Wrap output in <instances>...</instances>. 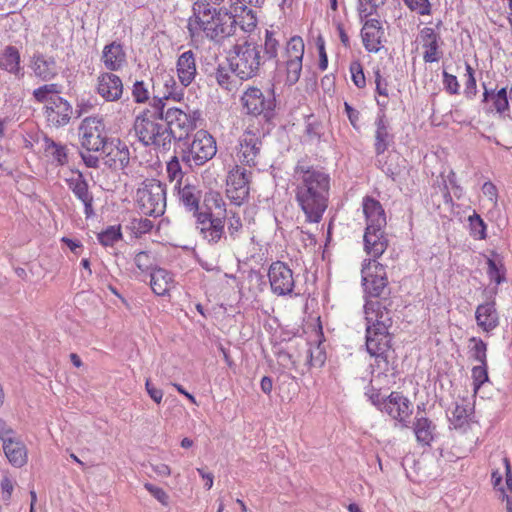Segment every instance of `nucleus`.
Listing matches in <instances>:
<instances>
[{"label": "nucleus", "mask_w": 512, "mask_h": 512, "mask_svg": "<svg viewBox=\"0 0 512 512\" xmlns=\"http://www.w3.org/2000/svg\"><path fill=\"white\" fill-rule=\"evenodd\" d=\"M295 201L308 223H319L328 208L331 177L323 168L298 161L293 169Z\"/></svg>", "instance_id": "f257e3e1"}, {"label": "nucleus", "mask_w": 512, "mask_h": 512, "mask_svg": "<svg viewBox=\"0 0 512 512\" xmlns=\"http://www.w3.org/2000/svg\"><path fill=\"white\" fill-rule=\"evenodd\" d=\"M366 320L365 346L374 361L370 363L374 378L386 376L389 371V354L392 348V312L387 302H366L364 304Z\"/></svg>", "instance_id": "f03ea898"}, {"label": "nucleus", "mask_w": 512, "mask_h": 512, "mask_svg": "<svg viewBox=\"0 0 512 512\" xmlns=\"http://www.w3.org/2000/svg\"><path fill=\"white\" fill-rule=\"evenodd\" d=\"M282 39L279 32L266 30L263 44L245 41L234 45L228 57L232 73L241 80H248L258 76L266 62L274 61L278 64Z\"/></svg>", "instance_id": "7ed1b4c3"}, {"label": "nucleus", "mask_w": 512, "mask_h": 512, "mask_svg": "<svg viewBox=\"0 0 512 512\" xmlns=\"http://www.w3.org/2000/svg\"><path fill=\"white\" fill-rule=\"evenodd\" d=\"M192 12L187 23L191 38L198 37L203 32L208 39L222 43L236 32V18L226 8H217L205 0H200L193 4Z\"/></svg>", "instance_id": "20e7f679"}, {"label": "nucleus", "mask_w": 512, "mask_h": 512, "mask_svg": "<svg viewBox=\"0 0 512 512\" xmlns=\"http://www.w3.org/2000/svg\"><path fill=\"white\" fill-rule=\"evenodd\" d=\"M163 104L160 100L150 103L134 120L133 129L138 140L156 152H167L171 148L170 134L162 118Z\"/></svg>", "instance_id": "39448f33"}, {"label": "nucleus", "mask_w": 512, "mask_h": 512, "mask_svg": "<svg viewBox=\"0 0 512 512\" xmlns=\"http://www.w3.org/2000/svg\"><path fill=\"white\" fill-rule=\"evenodd\" d=\"M361 280L366 297L378 298V300H366V302H387L389 308L392 301L389 299L390 289L386 268L376 260H364L361 269Z\"/></svg>", "instance_id": "423d86ee"}, {"label": "nucleus", "mask_w": 512, "mask_h": 512, "mask_svg": "<svg viewBox=\"0 0 512 512\" xmlns=\"http://www.w3.org/2000/svg\"><path fill=\"white\" fill-rule=\"evenodd\" d=\"M265 133L255 127H247L240 135L234 150V160L238 165L250 168L259 165L262 159Z\"/></svg>", "instance_id": "0eeeda50"}, {"label": "nucleus", "mask_w": 512, "mask_h": 512, "mask_svg": "<svg viewBox=\"0 0 512 512\" xmlns=\"http://www.w3.org/2000/svg\"><path fill=\"white\" fill-rule=\"evenodd\" d=\"M241 103L246 114L260 116L265 122H270L275 117L274 88L261 90L258 87L249 86L241 96Z\"/></svg>", "instance_id": "6e6552de"}, {"label": "nucleus", "mask_w": 512, "mask_h": 512, "mask_svg": "<svg viewBox=\"0 0 512 512\" xmlns=\"http://www.w3.org/2000/svg\"><path fill=\"white\" fill-rule=\"evenodd\" d=\"M136 202L144 215H163L166 208L165 185L156 179H146L136 191Z\"/></svg>", "instance_id": "1a4fd4ad"}, {"label": "nucleus", "mask_w": 512, "mask_h": 512, "mask_svg": "<svg viewBox=\"0 0 512 512\" xmlns=\"http://www.w3.org/2000/svg\"><path fill=\"white\" fill-rule=\"evenodd\" d=\"M217 152L216 141L204 130L195 133L193 141L182 150L181 160L189 167L202 166Z\"/></svg>", "instance_id": "9d476101"}, {"label": "nucleus", "mask_w": 512, "mask_h": 512, "mask_svg": "<svg viewBox=\"0 0 512 512\" xmlns=\"http://www.w3.org/2000/svg\"><path fill=\"white\" fill-rule=\"evenodd\" d=\"M162 118L171 141H183L196 127V120L191 113L179 107H169L168 104H163Z\"/></svg>", "instance_id": "9b49d317"}, {"label": "nucleus", "mask_w": 512, "mask_h": 512, "mask_svg": "<svg viewBox=\"0 0 512 512\" xmlns=\"http://www.w3.org/2000/svg\"><path fill=\"white\" fill-rule=\"evenodd\" d=\"M79 139L86 151L102 152L108 144L102 120L97 117L85 118L79 127Z\"/></svg>", "instance_id": "f8f14e48"}, {"label": "nucleus", "mask_w": 512, "mask_h": 512, "mask_svg": "<svg viewBox=\"0 0 512 512\" xmlns=\"http://www.w3.org/2000/svg\"><path fill=\"white\" fill-rule=\"evenodd\" d=\"M251 171L236 164L227 176L226 194L231 202L240 206L249 196Z\"/></svg>", "instance_id": "ddd939ff"}, {"label": "nucleus", "mask_w": 512, "mask_h": 512, "mask_svg": "<svg viewBox=\"0 0 512 512\" xmlns=\"http://www.w3.org/2000/svg\"><path fill=\"white\" fill-rule=\"evenodd\" d=\"M270 288L277 296H291L295 288L294 273L291 268L282 261L273 262L267 273Z\"/></svg>", "instance_id": "4468645a"}, {"label": "nucleus", "mask_w": 512, "mask_h": 512, "mask_svg": "<svg viewBox=\"0 0 512 512\" xmlns=\"http://www.w3.org/2000/svg\"><path fill=\"white\" fill-rule=\"evenodd\" d=\"M396 421V426L400 428L409 427V418L413 412V406L410 400L402 393L393 391L386 397L383 411Z\"/></svg>", "instance_id": "2eb2a0df"}, {"label": "nucleus", "mask_w": 512, "mask_h": 512, "mask_svg": "<svg viewBox=\"0 0 512 512\" xmlns=\"http://www.w3.org/2000/svg\"><path fill=\"white\" fill-rule=\"evenodd\" d=\"M195 218V228L207 243L214 245L224 238V219L213 217L210 212H201Z\"/></svg>", "instance_id": "dca6fc26"}, {"label": "nucleus", "mask_w": 512, "mask_h": 512, "mask_svg": "<svg viewBox=\"0 0 512 512\" xmlns=\"http://www.w3.org/2000/svg\"><path fill=\"white\" fill-rule=\"evenodd\" d=\"M155 94L152 98L151 103H155L156 100H160L162 104H167V101H181L184 97V86L178 84L175 78L168 74L163 73L157 77L153 85Z\"/></svg>", "instance_id": "f3484780"}, {"label": "nucleus", "mask_w": 512, "mask_h": 512, "mask_svg": "<svg viewBox=\"0 0 512 512\" xmlns=\"http://www.w3.org/2000/svg\"><path fill=\"white\" fill-rule=\"evenodd\" d=\"M69 190L83 204L84 214L87 219L95 216L93 203L94 196L89 189V184L84 175L80 171H76L75 175L66 179Z\"/></svg>", "instance_id": "a211bd4d"}, {"label": "nucleus", "mask_w": 512, "mask_h": 512, "mask_svg": "<svg viewBox=\"0 0 512 512\" xmlns=\"http://www.w3.org/2000/svg\"><path fill=\"white\" fill-rule=\"evenodd\" d=\"M377 104L381 107V111L375 120L376 130L374 148L376 155L379 156L388 149L390 144L393 142L394 137L390 133L389 122L384 113V109L388 102L386 100L377 99Z\"/></svg>", "instance_id": "6ab92c4d"}, {"label": "nucleus", "mask_w": 512, "mask_h": 512, "mask_svg": "<svg viewBox=\"0 0 512 512\" xmlns=\"http://www.w3.org/2000/svg\"><path fill=\"white\" fill-rule=\"evenodd\" d=\"M123 90V82L118 75L103 72L97 77L96 91L106 101H118L122 97Z\"/></svg>", "instance_id": "aec40b11"}, {"label": "nucleus", "mask_w": 512, "mask_h": 512, "mask_svg": "<svg viewBox=\"0 0 512 512\" xmlns=\"http://www.w3.org/2000/svg\"><path fill=\"white\" fill-rule=\"evenodd\" d=\"M361 36L363 45L368 52H379L385 40V32L380 20L377 18L367 19L363 24Z\"/></svg>", "instance_id": "412c9836"}, {"label": "nucleus", "mask_w": 512, "mask_h": 512, "mask_svg": "<svg viewBox=\"0 0 512 512\" xmlns=\"http://www.w3.org/2000/svg\"><path fill=\"white\" fill-rule=\"evenodd\" d=\"M420 42L422 44L423 60L425 63L438 62L442 58V51L440 50L443 41L441 36L435 32L433 28L424 27L419 34Z\"/></svg>", "instance_id": "4be33fe9"}, {"label": "nucleus", "mask_w": 512, "mask_h": 512, "mask_svg": "<svg viewBox=\"0 0 512 512\" xmlns=\"http://www.w3.org/2000/svg\"><path fill=\"white\" fill-rule=\"evenodd\" d=\"M72 112L70 103L60 96L51 98L50 105L45 107L48 122L57 128L69 123Z\"/></svg>", "instance_id": "5701e85b"}, {"label": "nucleus", "mask_w": 512, "mask_h": 512, "mask_svg": "<svg viewBox=\"0 0 512 512\" xmlns=\"http://www.w3.org/2000/svg\"><path fill=\"white\" fill-rule=\"evenodd\" d=\"M483 109L486 113L503 114L509 109V98L507 89L501 88L500 90L488 89L483 83Z\"/></svg>", "instance_id": "b1692460"}, {"label": "nucleus", "mask_w": 512, "mask_h": 512, "mask_svg": "<svg viewBox=\"0 0 512 512\" xmlns=\"http://www.w3.org/2000/svg\"><path fill=\"white\" fill-rule=\"evenodd\" d=\"M363 213L366 218V228L381 230L386 225V215L381 203L370 197L366 196L362 202Z\"/></svg>", "instance_id": "393cba45"}, {"label": "nucleus", "mask_w": 512, "mask_h": 512, "mask_svg": "<svg viewBox=\"0 0 512 512\" xmlns=\"http://www.w3.org/2000/svg\"><path fill=\"white\" fill-rule=\"evenodd\" d=\"M30 68L34 75L42 81H50L58 75V66L54 57L39 52L33 54Z\"/></svg>", "instance_id": "a878e982"}, {"label": "nucleus", "mask_w": 512, "mask_h": 512, "mask_svg": "<svg viewBox=\"0 0 512 512\" xmlns=\"http://www.w3.org/2000/svg\"><path fill=\"white\" fill-rule=\"evenodd\" d=\"M176 193L179 203L189 212H192L193 217L200 214V200L201 191L188 182L180 185L179 188H173Z\"/></svg>", "instance_id": "bb28decb"}, {"label": "nucleus", "mask_w": 512, "mask_h": 512, "mask_svg": "<svg viewBox=\"0 0 512 512\" xmlns=\"http://www.w3.org/2000/svg\"><path fill=\"white\" fill-rule=\"evenodd\" d=\"M176 71L182 86H189L197 75L196 55L192 50H187L179 55L176 62Z\"/></svg>", "instance_id": "cd10ccee"}, {"label": "nucleus", "mask_w": 512, "mask_h": 512, "mask_svg": "<svg viewBox=\"0 0 512 512\" xmlns=\"http://www.w3.org/2000/svg\"><path fill=\"white\" fill-rule=\"evenodd\" d=\"M101 61L105 68L109 71L121 70L126 62V53L121 43L113 41L104 46Z\"/></svg>", "instance_id": "c85d7f7f"}, {"label": "nucleus", "mask_w": 512, "mask_h": 512, "mask_svg": "<svg viewBox=\"0 0 512 512\" xmlns=\"http://www.w3.org/2000/svg\"><path fill=\"white\" fill-rule=\"evenodd\" d=\"M105 154V164L113 169H124L130 161V151L125 143L120 140L117 144L108 143L106 148L102 150Z\"/></svg>", "instance_id": "c756f323"}, {"label": "nucleus", "mask_w": 512, "mask_h": 512, "mask_svg": "<svg viewBox=\"0 0 512 512\" xmlns=\"http://www.w3.org/2000/svg\"><path fill=\"white\" fill-rule=\"evenodd\" d=\"M477 325L484 332H491L499 325V316L494 301H489L477 306L475 311Z\"/></svg>", "instance_id": "7c9ffc66"}, {"label": "nucleus", "mask_w": 512, "mask_h": 512, "mask_svg": "<svg viewBox=\"0 0 512 512\" xmlns=\"http://www.w3.org/2000/svg\"><path fill=\"white\" fill-rule=\"evenodd\" d=\"M3 451L9 463L16 467L21 468L28 462V451L25 444L18 438L8 440L7 443L2 444Z\"/></svg>", "instance_id": "2f4dec72"}, {"label": "nucleus", "mask_w": 512, "mask_h": 512, "mask_svg": "<svg viewBox=\"0 0 512 512\" xmlns=\"http://www.w3.org/2000/svg\"><path fill=\"white\" fill-rule=\"evenodd\" d=\"M387 248V239L384 236L383 229L376 230L365 229L364 233V249L368 255H370L373 259L380 257Z\"/></svg>", "instance_id": "473e14b6"}, {"label": "nucleus", "mask_w": 512, "mask_h": 512, "mask_svg": "<svg viewBox=\"0 0 512 512\" xmlns=\"http://www.w3.org/2000/svg\"><path fill=\"white\" fill-rule=\"evenodd\" d=\"M413 431L419 444L429 446L434 440L436 425L432 420L425 416H420L419 412H417L413 422Z\"/></svg>", "instance_id": "72a5a7b5"}, {"label": "nucleus", "mask_w": 512, "mask_h": 512, "mask_svg": "<svg viewBox=\"0 0 512 512\" xmlns=\"http://www.w3.org/2000/svg\"><path fill=\"white\" fill-rule=\"evenodd\" d=\"M150 286L156 295L165 296L174 287L173 276L163 268H155L151 271Z\"/></svg>", "instance_id": "f704fd0d"}, {"label": "nucleus", "mask_w": 512, "mask_h": 512, "mask_svg": "<svg viewBox=\"0 0 512 512\" xmlns=\"http://www.w3.org/2000/svg\"><path fill=\"white\" fill-rule=\"evenodd\" d=\"M0 68L16 76L20 75V53L14 46H7L0 55ZM23 75V73H21Z\"/></svg>", "instance_id": "c9c22d12"}, {"label": "nucleus", "mask_w": 512, "mask_h": 512, "mask_svg": "<svg viewBox=\"0 0 512 512\" xmlns=\"http://www.w3.org/2000/svg\"><path fill=\"white\" fill-rule=\"evenodd\" d=\"M43 147L45 153L59 165L64 166L68 163V148L66 145L55 142L49 137H44Z\"/></svg>", "instance_id": "e433bc0d"}, {"label": "nucleus", "mask_w": 512, "mask_h": 512, "mask_svg": "<svg viewBox=\"0 0 512 512\" xmlns=\"http://www.w3.org/2000/svg\"><path fill=\"white\" fill-rule=\"evenodd\" d=\"M386 0H358L357 11L361 19H366L370 16H380Z\"/></svg>", "instance_id": "4c0bfd02"}, {"label": "nucleus", "mask_w": 512, "mask_h": 512, "mask_svg": "<svg viewBox=\"0 0 512 512\" xmlns=\"http://www.w3.org/2000/svg\"><path fill=\"white\" fill-rule=\"evenodd\" d=\"M487 275L491 282H495L497 285L506 281V268L501 259H487Z\"/></svg>", "instance_id": "58836bf2"}, {"label": "nucleus", "mask_w": 512, "mask_h": 512, "mask_svg": "<svg viewBox=\"0 0 512 512\" xmlns=\"http://www.w3.org/2000/svg\"><path fill=\"white\" fill-rule=\"evenodd\" d=\"M166 173L169 181L174 183L173 188H179L180 185H183L184 172L177 156H173L167 162Z\"/></svg>", "instance_id": "ea45409f"}, {"label": "nucleus", "mask_w": 512, "mask_h": 512, "mask_svg": "<svg viewBox=\"0 0 512 512\" xmlns=\"http://www.w3.org/2000/svg\"><path fill=\"white\" fill-rule=\"evenodd\" d=\"M225 202L219 192L210 191L205 194L203 206L200 212H210L213 215V210L225 211Z\"/></svg>", "instance_id": "a19ab883"}, {"label": "nucleus", "mask_w": 512, "mask_h": 512, "mask_svg": "<svg viewBox=\"0 0 512 512\" xmlns=\"http://www.w3.org/2000/svg\"><path fill=\"white\" fill-rule=\"evenodd\" d=\"M469 416L470 413L467 406L456 404L454 409L451 411L449 421L455 429H459L468 424Z\"/></svg>", "instance_id": "79ce46f5"}, {"label": "nucleus", "mask_w": 512, "mask_h": 512, "mask_svg": "<svg viewBox=\"0 0 512 512\" xmlns=\"http://www.w3.org/2000/svg\"><path fill=\"white\" fill-rule=\"evenodd\" d=\"M61 92V86L56 83L45 84L36 88L33 91L34 99L39 103H44L48 100L51 101L50 95H57Z\"/></svg>", "instance_id": "37998d69"}, {"label": "nucleus", "mask_w": 512, "mask_h": 512, "mask_svg": "<svg viewBox=\"0 0 512 512\" xmlns=\"http://www.w3.org/2000/svg\"><path fill=\"white\" fill-rule=\"evenodd\" d=\"M122 238V232L120 226H109L104 231L97 235L98 241L103 246H113Z\"/></svg>", "instance_id": "c03bdc74"}, {"label": "nucleus", "mask_w": 512, "mask_h": 512, "mask_svg": "<svg viewBox=\"0 0 512 512\" xmlns=\"http://www.w3.org/2000/svg\"><path fill=\"white\" fill-rule=\"evenodd\" d=\"M303 59H287L286 65V83L294 85L298 82L302 71Z\"/></svg>", "instance_id": "a18cd8bd"}, {"label": "nucleus", "mask_w": 512, "mask_h": 512, "mask_svg": "<svg viewBox=\"0 0 512 512\" xmlns=\"http://www.w3.org/2000/svg\"><path fill=\"white\" fill-rule=\"evenodd\" d=\"M470 234L473 238L483 240L486 238V224L479 214L474 212L468 218Z\"/></svg>", "instance_id": "49530a36"}, {"label": "nucleus", "mask_w": 512, "mask_h": 512, "mask_svg": "<svg viewBox=\"0 0 512 512\" xmlns=\"http://www.w3.org/2000/svg\"><path fill=\"white\" fill-rule=\"evenodd\" d=\"M304 42L301 37H292L286 45L285 53L287 59H303Z\"/></svg>", "instance_id": "de8ad7c7"}, {"label": "nucleus", "mask_w": 512, "mask_h": 512, "mask_svg": "<svg viewBox=\"0 0 512 512\" xmlns=\"http://www.w3.org/2000/svg\"><path fill=\"white\" fill-rule=\"evenodd\" d=\"M474 346L471 349V357L479 364H487V344L482 339L473 337Z\"/></svg>", "instance_id": "09e8293b"}, {"label": "nucleus", "mask_w": 512, "mask_h": 512, "mask_svg": "<svg viewBox=\"0 0 512 512\" xmlns=\"http://www.w3.org/2000/svg\"><path fill=\"white\" fill-rule=\"evenodd\" d=\"M134 263L142 272L152 271L154 268V257L149 251H140L134 257Z\"/></svg>", "instance_id": "8fccbe9b"}, {"label": "nucleus", "mask_w": 512, "mask_h": 512, "mask_svg": "<svg viewBox=\"0 0 512 512\" xmlns=\"http://www.w3.org/2000/svg\"><path fill=\"white\" fill-rule=\"evenodd\" d=\"M351 79L357 88H364L366 86V79L363 71V66L360 61L355 60L350 63L349 67Z\"/></svg>", "instance_id": "3c124183"}, {"label": "nucleus", "mask_w": 512, "mask_h": 512, "mask_svg": "<svg viewBox=\"0 0 512 512\" xmlns=\"http://www.w3.org/2000/svg\"><path fill=\"white\" fill-rule=\"evenodd\" d=\"M472 379L474 390L477 391L485 382L489 380L488 365L479 364L472 368Z\"/></svg>", "instance_id": "603ef678"}, {"label": "nucleus", "mask_w": 512, "mask_h": 512, "mask_svg": "<svg viewBox=\"0 0 512 512\" xmlns=\"http://www.w3.org/2000/svg\"><path fill=\"white\" fill-rule=\"evenodd\" d=\"M231 69L226 68L224 66L219 65L214 73V77L218 83L219 86L226 90L232 89V76H231Z\"/></svg>", "instance_id": "864d4df0"}, {"label": "nucleus", "mask_w": 512, "mask_h": 512, "mask_svg": "<svg viewBox=\"0 0 512 512\" xmlns=\"http://www.w3.org/2000/svg\"><path fill=\"white\" fill-rule=\"evenodd\" d=\"M153 226V222L148 218H134L131 221V230L137 236L150 232Z\"/></svg>", "instance_id": "5fc2aeb1"}, {"label": "nucleus", "mask_w": 512, "mask_h": 512, "mask_svg": "<svg viewBox=\"0 0 512 512\" xmlns=\"http://www.w3.org/2000/svg\"><path fill=\"white\" fill-rule=\"evenodd\" d=\"M466 84L464 94L467 98L472 99L477 93L476 79L474 76V70L470 64L466 63Z\"/></svg>", "instance_id": "6e6d98bb"}, {"label": "nucleus", "mask_w": 512, "mask_h": 512, "mask_svg": "<svg viewBox=\"0 0 512 512\" xmlns=\"http://www.w3.org/2000/svg\"><path fill=\"white\" fill-rule=\"evenodd\" d=\"M144 488L163 506L167 507L170 503V497L166 491L158 486H155L149 482L144 484Z\"/></svg>", "instance_id": "4d7b16f0"}, {"label": "nucleus", "mask_w": 512, "mask_h": 512, "mask_svg": "<svg viewBox=\"0 0 512 512\" xmlns=\"http://www.w3.org/2000/svg\"><path fill=\"white\" fill-rule=\"evenodd\" d=\"M132 96L136 103H145L149 99V91L144 81H136L133 84Z\"/></svg>", "instance_id": "13d9d810"}, {"label": "nucleus", "mask_w": 512, "mask_h": 512, "mask_svg": "<svg viewBox=\"0 0 512 512\" xmlns=\"http://www.w3.org/2000/svg\"><path fill=\"white\" fill-rule=\"evenodd\" d=\"M405 4L420 15H429L431 13L429 0H404Z\"/></svg>", "instance_id": "bf43d9fd"}, {"label": "nucleus", "mask_w": 512, "mask_h": 512, "mask_svg": "<svg viewBox=\"0 0 512 512\" xmlns=\"http://www.w3.org/2000/svg\"><path fill=\"white\" fill-rule=\"evenodd\" d=\"M443 84H444L445 90L449 94L456 95L459 93L460 85H459V82L455 75H452L446 71H443Z\"/></svg>", "instance_id": "052dcab7"}, {"label": "nucleus", "mask_w": 512, "mask_h": 512, "mask_svg": "<svg viewBox=\"0 0 512 512\" xmlns=\"http://www.w3.org/2000/svg\"><path fill=\"white\" fill-rule=\"evenodd\" d=\"M316 45L319 52V69L324 71L328 67V57L325 50V41L322 36L317 38Z\"/></svg>", "instance_id": "680f3d73"}, {"label": "nucleus", "mask_w": 512, "mask_h": 512, "mask_svg": "<svg viewBox=\"0 0 512 512\" xmlns=\"http://www.w3.org/2000/svg\"><path fill=\"white\" fill-rule=\"evenodd\" d=\"M15 430L7 424V422L0 417V440L2 444L7 443L8 440H13L15 438Z\"/></svg>", "instance_id": "e2e57ef3"}, {"label": "nucleus", "mask_w": 512, "mask_h": 512, "mask_svg": "<svg viewBox=\"0 0 512 512\" xmlns=\"http://www.w3.org/2000/svg\"><path fill=\"white\" fill-rule=\"evenodd\" d=\"M376 92L379 96L388 97L387 81L381 76L380 70L375 71Z\"/></svg>", "instance_id": "0e129e2a"}, {"label": "nucleus", "mask_w": 512, "mask_h": 512, "mask_svg": "<svg viewBox=\"0 0 512 512\" xmlns=\"http://www.w3.org/2000/svg\"><path fill=\"white\" fill-rule=\"evenodd\" d=\"M482 192L485 196L488 197L494 206L497 204L498 190L492 182H485L482 186Z\"/></svg>", "instance_id": "69168bd1"}, {"label": "nucleus", "mask_w": 512, "mask_h": 512, "mask_svg": "<svg viewBox=\"0 0 512 512\" xmlns=\"http://www.w3.org/2000/svg\"><path fill=\"white\" fill-rule=\"evenodd\" d=\"M145 388L153 401H155L157 404L161 403L163 398V391L161 389L155 387L149 379L146 380Z\"/></svg>", "instance_id": "338daca9"}, {"label": "nucleus", "mask_w": 512, "mask_h": 512, "mask_svg": "<svg viewBox=\"0 0 512 512\" xmlns=\"http://www.w3.org/2000/svg\"><path fill=\"white\" fill-rule=\"evenodd\" d=\"M344 108H345V112H346V115L351 123V125L353 127H356L357 126V123L359 121V116H360V113L358 110L354 109L349 103L345 102L344 103Z\"/></svg>", "instance_id": "774afa93"}]
</instances>
